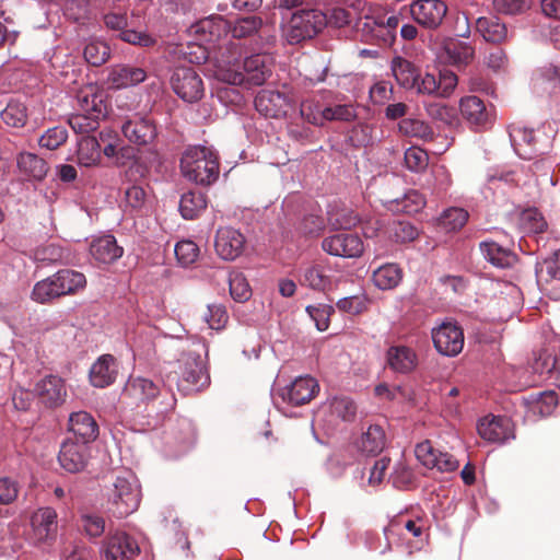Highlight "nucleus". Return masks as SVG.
<instances>
[{
    "mask_svg": "<svg viewBox=\"0 0 560 560\" xmlns=\"http://www.w3.org/2000/svg\"><path fill=\"white\" fill-rule=\"evenodd\" d=\"M223 61L229 67L223 73L222 79L230 84L240 85L245 82L253 85H261L271 75V70L267 66V57L264 55H253L241 59L240 51H230L222 55Z\"/></svg>",
    "mask_w": 560,
    "mask_h": 560,
    "instance_id": "1",
    "label": "nucleus"
},
{
    "mask_svg": "<svg viewBox=\"0 0 560 560\" xmlns=\"http://www.w3.org/2000/svg\"><path fill=\"white\" fill-rule=\"evenodd\" d=\"M180 170L188 180L209 186L219 177L218 158L209 148L190 147L183 153Z\"/></svg>",
    "mask_w": 560,
    "mask_h": 560,
    "instance_id": "2",
    "label": "nucleus"
},
{
    "mask_svg": "<svg viewBox=\"0 0 560 560\" xmlns=\"http://www.w3.org/2000/svg\"><path fill=\"white\" fill-rule=\"evenodd\" d=\"M327 24L326 15L316 9H301L292 13L283 25L282 32L287 42L291 45L312 39Z\"/></svg>",
    "mask_w": 560,
    "mask_h": 560,
    "instance_id": "3",
    "label": "nucleus"
},
{
    "mask_svg": "<svg viewBox=\"0 0 560 560\" xmlns=\"http://www.w3.org/2000/svg\"><path fill=\"white\" fill-rule=\"evenodd\" d=\"M174 93L187 103H195L203 96V82L192 68H176L171 77Z\"/></svg>",
    "mask_w": 560,
    "mask_h": 560,
    "instance_id": "4",
    "label": "nucleus"
},
{
    "mask_svg": "<svg viewBox=\"0 0 560 560\" xmlns=\"http://www.w3.org/2000/svg\"><path fill=\"white\" fill-rule=\"evenodd\" d=\"M255 107L266 117L280 118L294 110L295 102L279 91L264 90L256 96Z\"/></svg>",
    "mask_w": 560,
    "mask_h": 560,
    "instance_id": "5",
    "label": "nucleus"
},
{
    "mask_svg": "<svg viewBox=\"0 0 560 560\" xmlns=\"http://www.w3.org/2000/svg\"><path fill=\"white\" fill-rule=\"evenodd\" d=\"M432 339L435 349L446 357L457 355L464 347L463 329L455 323H443L433 329Z\"/></svg>",
    "mask_w": 560,
    "mask_h": 560,
    "instance_id": "6",
    "label": "nucleus"
},
{
    "mask_svg": "<svg viewBox=\"0 0 560 560\" xmlns=\"http://www.w3.org/2000/svg\"><path fill=\"white\" fill-rule=\"evenodd\" d=\"M447 12V5L441 0H416L410 5L413 20L425 28L441 25Z\"/></svg>",
    "mask_w": 560,
    "mask_h": 560,
    "instance_id": "7",
    "label": "nucleus"
},
{
    "mask_svg": "<svg viewBox=\"0 0 560 560\" xmlns=\"http://www.w3.org/2000/svg\"><path fill=\"white\" fill-rule=\"evenodd\" d=\"M323 249L334 256L354 258L363 254L362 240L357 234L338 233L323 240Z\"/></svg>",
    "mask_w": 560,
    "mask_h": 560,
    "instance_id": "8",
    "label": "nucleus"
},
{
    "mask_svg": "<svg viewBox=\"0 0 560 560\" xmlns=\"http://www.w3.org/2000/svg\"><path fill=\"white\" fill-rule=\"evenodd\" d=\"M245 243L246 238L238 230L224 226L217 231L214 248L223 260H234L244 252Z\"/></svg>",
    "mask_w": 560,
    "mask_h": 560,
    "instance_id": "9",
    "label": "nucleus"
},
{
    "mask_svg": "<svg viewBox=\"0 0 560 560\" xmlns=\"http://www.w3.org/2000/svg\"><path fill=\"white\" fill-rule=\"evenodd\" d=\"M112 498L119 516L135 512L140 503V492L137 486L124 477L116 478Z\"/></svg>",
    "mask_w": 560,
    "mask_h": 560,
    "instance_id": "10",
    "label": "nucleus"
},
{
    "mask_svg": "<svg viewBox=\"0 0 560 560\" xmlns=\"http://www.w3.org/2000/svg\"><path fill=\"white\" fill-rule=\"evenodd\" d=\"M180 375L185 389H200L209 383V375L200 355L187 353L182 359Z\"/></svg>",
    "mask_w": 560,
    "mask_h": 560,
    "instance_id": "11",
    "label": "nucleus"
},
{
    "mask_svg": "<svg viewBox=\"0 0 560 560\" xmlns=\"http://www.w3.org/2000/svg\"><path fill=\"white\" fill-rule=\"evenodd\" d=\"M75 98L80 110L89 113L94 117H105L107 115L106 95L95 84H86L77 91Z\"/></svg>",
    "mask_w": 560,
    "mask_h": 560,
    "instance_id": "12",
    "label": "nucleus"
},
{
    "mask_svg": "<svg viewBox=\"0 0 560 560\" xmlns=\"http://www.w3.org/2000/svg\"><path fill=\"white\" fill-rule=\"evenodd\" d=\"M121 131L128 141L136 145H149L156 138V127L147 117H135L121 126Z\"/></svg>",
    "mask_w": 560,
    "mask_h": 560,
    "instance_id": "13",
    "label": "nucleus"
},
{
    "mask_svg": "<svg viewBox=\"0 0 560 560\" xmlns=\"http://www.w3.org/2000/svg\"><path fill=\"white\" fill-rule=\"evenodd\" d=\"M139 551V546L132 537L126 533H116L107 541L105 560H135Z\"/></svg>",
    "mask_w": 560,
    "mask_h": 560,
    "instance_id": "14",
    "label": "nucleus"
},
{
    "mask_svg": "<svg viewBox=\"0 0 560 560\" xmlns=\"http://www.w3.org/2000/svg\"><path fill=\"white\" fill-rule=\"evenodd\" d=\"M86 450L85 443L65 441L58 456L61 467L72 474L81 471L86 464Z\"/></svg>",
    "mask_w": 560,
    "mask_h": 560,
    "instance_id": "15",
    "label": "nucleus"
},
{
    "mask_svg": "<svg viewBox=\"0 0 560 560\" xmlns=\"http://www.w3.org/2000/svg\"><path fill=\"white\" fill-rule=\"evenodd\" d=\"M38 398L47 407L61 405L67 396V389L62 378L48 375L40 380L35 387Z\"/></svg>",
    "mask_w": 560,
    "mask_h": 560,
    "instance_id": "16",
    "label": "nucleus"
},
{
    "mask_svg": "<svg viewBox=\"0 0 560 560\" xmlns=\"http://www.w3.org/2000/svg\"><path fill=\"white\" fill-rule=\"evenodd\" d=\"M479 435L489 442L501 443L513 438L512 423L505 417L485 418L478 424Z\"/></svg>",
    "mask_w": 560,
    "mask_h": 560,
    "instance_id": "17",
    "label": "nucleus"
},
{
    "mask_svg": "<svg viewBox=\"0 0 560 560\" xmlns=\"http://www.w3.org/2000/svg\"><path fill=\"white\" fill-rule=\"evenodd\" d=\"M34 537L37 541H48L57 534V513L51 508L37 510L31 518Z\"/></svg>",
    "mask_w": 560,
    "mask_h": 560,
    "instance_id": "18",
    "label": "nucleus"
},
{
    "mask_svg": "<svg viewBox=\"0 0 560 560\" xmlns=\"http://www.w3.org/2000/svg\"><path fill=\"white\" fill-rule=\"evenodd\" d=\"M318 389L317 382L310 376L296 378L290 386L282 392L283 400L300 406L308 402Z\"/></svg>",
    "mask_w": 560,
    "mask_h": 560,
    "instance_id": "19",
    "label": "nucleus"
},
{
    "mask_svg": "<svg viewBox=\"0 0 560 560\" xmlns=\"http://www.w3.org/2000/svg\"><path fill=\"white\" fill-rule=\"evenodd\" d=\"M69 431L73 433L79 442L85 444L94 441L98 435L96 421L85 411H78L70 415Z\"/></svg>",
    "mask_w": 560,
    "mask_h": 560,
    "instance_id": "20",
    "label": "nucleus"
},
{
    "mask_svg": "<svg viewBox=\"0 0 560 560\" xmlns=\"http://www.w3.org/2000/svg\"><path fill=\"white\" fill-rule=\"evenodd\" d=\"M476 31L492 44H502L508 38V27L498 16H480L476 20Z\"/></svg>",
    "mask_w": 560,
    "mask_h": 560,
    "instance_id": "21",
    "label": "nucleus"
},
{
    "mask_svg": "<svg viewBox=\"0 0 560 560\" xmlns=\"http://www.w3.org/2000/svg\"><path fill=\"white\" fill-rule=\"evenodd\" d=\"M117 374V364L115 358L110 354L101 357L92 365L90 380L95 387H105L110 385Z\"/></svg>",
    "mask_w": 560,
    "mask_h": 560,
    "instance_id": "22",
    "label": "nucleus"
},
{
    "mask_svg": "<svg viewBox=\"0 0 560 560\" xmlns=\"http://www.w3.org/2000/svg\"><path fill=\"white\" fill-rule=\"evenodd\" d=\"M91 255L100 262L110 264L122 255V248L117 245L114 236L105 235L91 244Z\"/></svg>",
    "mask_w": 560,
    "mask_h": 560,
    "instance_id": "23",
    "label": "nucleus"
},
{
    "mask_svg": "<svg viewBox=\"0 0 560 560\" xmlns=\"http://www.w3.org/2000/svg\"><path fill=\"white\" fill-rule=\"evenodd\" d=\"M387 363L396 372L409 373L417 365V355L408 347H390L387 351Z\"/></svg>",
    "mask_w": 560,
    "mask_h": 560,
    "instance_id": "24",
    "label": "nucleus"
},
{
    "mask_svg": "<svg viewBox=\"0 0 560 560\" xmlns=\"http://www.w3.org/2000/svg\"><path fill=\"white\" fill-rule=\"evenodd\" d=\"M208 200L206 194L199 190H189L184 194L179 201V211L184 219L192 220L198 218L207 209Z\"/></svg>",
    "mask_w": 560,
    "mask_h": 560,
    "instance_id": "25",
    "label": "nucleus"
},
{
    "mask_svg": "<svg viewBox=\"0 0 560 560\" xmlns=\"http://www.w3.org/2000/svg\"><path fill=\"white\" fill-rule=\"evenodd\" d=\"M460 114L470 125L481 126L488 119L483 102L477 96H466L459 102Z\"/></svg>",
    "mask_w": 560,
    "mask_h": 560,
    "instance_id": "26",
    "label": "nucleus"
},
{
    "mask_svg": "<svg viewBox=\"0 0 560 560\" xmlns=\"http://www.w3.org/2000/svg\"><path fill=\"white\" fill-rule=\"evenodd\" d=\"M145 71L138 67L117 66L110 73L108 80L117 89L135 85L144 81Z\"/></svg>",
    "mask_w": 560,
    "mask_h": 560,
    "instance_id": "27",
    "label": "nucleus"
},
{
    "mask_svg": "<svg viewBox=\"0 0 560 560\" xmlns=\"http://www.w3.org/2000/svg\"><path fill=\"white\" fill-rule=\"evenodd\" d=\"M18 166L23 174L36 180H43L48 172L47 162L38 155L30 152L19 154Z\"/></svg>",
    "mask_w": 560,
    "mask_h": 560,
    "instance_id": "28",
    "label": "nucleus"
},
{
    "mask_svg": "<svg viewBox=\"0 0 560 560\" xmlns=\"http://www.w3.org/2000/svg\"><path fill=\"white\" fill-rule=\"evenodd\" d=\"M78 162L83 166L97 165L102 159L101 145L95 137L84 136L78 142Z\"/></svg>",
    "mask_w": 560,
    "mask_h": 560,
    "instance_id": "29",
    "label": "nucleus"
},
{
    "mask_svg": "<svg viewBox=\"0 0 560 560\" xmlns=\"http://www.w3.org/2000/svg\"><path fill=\"white\" fill-rule=\"evenodd\" d=\"M480 250L488 261L500 268L512 267L516 261L514 254L494 242L480 243Z\"/></svg>",
    "mask_w": 560,
    "mask_h": 560,
    "instance_id": "30",
    "label": "nucleus"
},
{
    "mask_svg": "<svg viewBox=\"0 0 560 560\" xmlns=\"http://www.w3.org/2000/svg\"><path fill=\"white\" fill-rule=\"evenodd\" d=\"M392 71L399 85L410 90L415 88L419 71L409 60L395 57L392 61Z\"/></svg>",
    "mask_w": 560,
    "mask_h": 560,
    "instance_id": "31",
    "label": "nucleus"
},
{
    "mask_svg": "<svg viewBox=\"0 0 560 560\" xmlns=\"http://www.w3.org/2000/svg\"><path fill=\"white\" fill-rule=\"evenodd\" d=\"M386 445V435L383 428L378 424H373L362 434L360 447L362 452L370 455L380 454Z\"/></svg>",
    "mask_w": 560,
    "mask_h": 560,
    "instance_id": "32",
    "label": "nucleus"
},
{
    "mask_svg": "<svg viewBox=\"0 0 560 560\" xmlns=\"http://www.w3.org/2000/svg\"><path fill=\"white\" fill-rule=\"evenodd\" d=\"M55 278L62 296L73 294L86 285L85 276L71 269L59 270Z\"/></svg>",
    "mask_w": 560,
    "mask_h": 560,
    "instance_id": "33",
    "label": "nucleus"
},
{
    "mask_svg": "<svg viewBox=\"0 0 560 560\" xmlns=\"http://www.w3.org/2000/svg\"><path fill=\"white\" fill-rule=\"evenodd\" d=\"M262 26V20L259 16L250 15L235 20L230 23L228 32L233 38L243 39L254 37Z\"/></svg>",
    "mask_w": 560,
    "mask_h": 560,
    "instance_id": "34",
    "label": "nucleus"
},
{
    "mask_svg": "<svg viewBox=\"0 0 560 560\" xmlns=\"http://www.w3.org/2000/svg\"><path fill=\"white\" fill-rule=\"evenodd\" d=\"M228 27H230L229 21L221 16H210L197 24L196 32L203 34L206 40L215 42L223 34L228 33Z\"/></svg>",
    "mask_w": 560,
    "mask_h": 560,
    "instance_id": "35",
    "label": "nucleus"
},
{
    "mask_svg": "<svg viewBox=\"0 0 560 560\" xmlns=\"http://www.w3.org/2000/svg\"><path fill=\"white\" fill-rule=\"evenodd\" d=\"M302 283L314 290H326L330 285L327 268L319 264L306 267L302 276Z\"/></svg>",
    "mask_w": 560,
    "mask_h": 560,
    "instance_id": "36",
    "label": "nucleus"
},
{
    "mask_svg": "<svg viewBox=\"0 0 560 560\" xmlns=\"http://www.w3.org/2000/svg\"><path fill=\"white\" fill-rule=\"evenodd\" d=\"M401 280V270L397 265L387 264L373 272L374 284L382 290L395 288Z\"/></svg>",
    "mask_w": 560,
    "mask_h": 560,
    "instance_id": "37",
    "label": "nucleus"
},
{
    "mask_svg": "<svg viewBox=\"0 0 560 560\" xmlns=\"http://www.w3.org/2000/svg\"><path fill=\"white\" fill-rule=\"evenodd\" d=\"M2 121L13 128H22L27 121V107L19 101H11L0 113Z\"/></svg>",
    "mask_w": 560,
    "mask_h": 560,
    "instance_id": "38",
    "label": "nucleus"
},
{
    "mask_svg": "<svg viewBox=\"0 0 560 560\" xmlns=\"http://www.w3.org/2000/svg\"><path fill=\"white\" fill-rule=\"evenodd\" d=\"M126 389L129 395L143 401L154 399L160 392L155 383L143 377H136L129 381Z\"/></svg>",
    "mask_w": 560,
    "mask_h": 560,
    "instance_id": "39",
    "label": "nucleus"
},
{
    "mask_svg": "<svg viewBox=\"0 0 560 560\" xmlns=\"http://www.w3.org/2000/svg\"><path fill=\"white\" fill-rule=\"evenodd\" d=\"M61 296L55 275L38 281L32 292L33 300L38 303H48Z\"/></svg>",
    "mask_w": 560,
    "mask_h": 560,
    "instance_id": "40",
    "label": "nucleus"
},
{
    "mask_svg": "<svg viewBox=\"0 0 560 560\" xmlns=\"http://www.w3.org/2000/svg\"><path fill=\"white\" fill-rule=\"evenodd\" d=\"M399 130L406 136L415 137L423 141H432L434 138V132L429 124L419 119H402L399 122Z\"/></svg>",
    "mask_w": 560,
    "mask_h": 560,
    "instance_id": "41",
    "label": "nucleus"
},
{
    "mask_svg": "<svg viewBox=\"0 0 560 560\" xmlns=\"http://www.w3.org/2000/svg\"><path fill=\"white\" fill-rule=\"evenodd\" d=\"M510 138L518 155L529 159L530 154L526 147H530L535 141L534 130L520 126H512Z\"/></svg>",
    "mask_w": 560,
    "mask_h": 560,
    "instance_id": "42",
    "label": "nucleus"
},
{
    "mask_svg": "<svg viewBox=\"0 0 560 560\" xmlns=\"http://www.w3.org/2000/svg\"><path fill=\"white\" fill-rule=\"evenodd\" d=\"M83 56L89 65L93 67H101L108 60L110 49L104 42L91 40L85 45Z\"/></svg>",
    "mask_w": 560,
    "mask_h": 560,
    "instance_id": "43",
    "label": "nucleus"
},
{
    "mask_svg": "<svg viewBox=\"0 0 560 560\" xmlns=\"http://www.w3.org/2000/svg\"><path fill=\"white\" fill-rule=\"evenodd\" d=\"M520 228L527 233H542L547 222L536 208H529L520 213Z\"/></svg>",
    "mask_w": 560,
    "mask_h": 560,
    "instance_id": "44",
    "label": "nucleus"
},
{
    "mask_svg": "<svg viewBox=\"0 0 560 560\" xmlns=\"http://www.w3.org/2000/svg\"><path fill=\"white\" fill-rule=\"evenodd\" d=\"M200 318L208 324L211 329H222L228 323L229 315L223 305L210 304L199 312Z\"/></svg>",
    "mask_w": 560,
    "mask_h": 560,
    "instance_id": "45",
    "label": "nucleus"
},
{
    "mask_svg": "<svg viewBox=\"0 0 560 560\" xmlns=\"http://www.w3.org/2000/svg\"><path fill=\"white\" fill-rule=\"evenodd\" d=\"M393 202L397 211L413 214L424 207L425 199L419 191L410 190L401 199H396Z\"/></svg>",
    "mask_w": 560,
    "mask_h": 560,
    "instance_id": "46",
    "label": "nucleus"
},
{
    "mask_svg": "<svg viewBox=\"0 0 560 560\" xmlns=\"http://www.w3.org/2000/svg\"><path fill=\"white\" fill-rule=\"evenodd\" d=\"M558 395L555 390L544 392L530 401V410L541 417L551 415L558 406Z\"/></svg>",
    "mask_w": 560,
    "mask_h": 560,
    "instance_id": "47",
    "label": "nucleus"
},
{
    "mask_svg": "<svg viewBox=\"0 0 560 560\" xmlns=\"http://www.w3.org/2000/svg\"><path fill=\"white\" fill-rule=\"evenodd\" d=\"M468 217L463 208H450L441 214L440 224L447 231H456L466 224Z\"/></svg>",
    "mask_w": 560,
    "mask_h": 560,
    "instance_id": "48",
    "label": "nucleus"
},
{
    "mask_svg": "<svg viewBox=\"0 0 560 560\" xmlns=\"http://www.w3.org/2000/svg\"><path fill=\"white\" fill-rule=\"evenodd\" d=\"M425 112L429 117L445 125H453L456 120V109L440 102L425 104Z\"/></svg>",
    "mask_w": 560,
    "mask_h": 560,
    "instance_id": "49",
    "label": "nucleus"
},
{
    "mask_svg": "<svg viewBox=\"0 0 560 560\" xmlns=\"http://www.w3.org/2000/svg\"><path fill=\"white\" fill-rule=\"evenodd\" d=\"M332 415L343 421H352L357 415V405L349 397H335L329 405Z\"/></svg>",
    "mask_w": 560,
    "mask_h": 560,
    "instance_id": "50",
    "label": "nucleus"
},
{
    "mask_svg": "<svg viewBox=\"0 0 560 560\" xmlns=\"http://www.w3.org/2000/svg\"><path fill=\"white\" fill-rule=\"evenodd\" d=\"M359 222L358 215L350 209H338L328 213V223L334 229H351Z\"/></svg>",
    "mask_w": 560,
    "mask_h": 560,
    "instance_id": "51",
    "label": "nucleus"
},
{
    "mask_svg": "<svg viewBox=\"0 0 560 560\" xmlns=\"http://www.w3.org/2000/svg\"><path fill=\"white\" fill-rule=\"evenodd\" d=\"M102 118L103 117H94L89 113L81 112L70 116L69 125L77 133L84 135L96 130L98 127V121Z\"/></svg>",
    "mask_w": 560,
    "mask_h": 560,
    "instance_id": "52",
    "label": "nucleus"
},
{
    "mask_svg": "<svg viewBox=\"0 0 560 560\" xmlns=\"http://www.w3.org/2000/svg\"><path fill=\"white\" fill-rule=\"evenodd\" d=\"M231 296L237 302H245L250 298L252 290L241 272L232 273L229 278Z\"/></svg>",
    "mask_w": 560,
    "mask_h": 560,
    "instance_id": "53",
    "label": "nucleus"
},
{
    "mask_svg": "<svg viewBox=\"0 0 560 560\" xmlns=\"http://www.w3.org/2000/svg\"><path fill=\"white\" fill-rule=\"evenodd\" d=\"M530 0H493V9L502 14L515 15L530 8Z\"/></svg>",
    "mask_w": 560,
    "mask_h": 560,
    "instance_id": "54",
    "label": "nucleus"
},
{
    "mask_svg": "<svg viewBox=\"0 0 560 560\" xmlns=\"http://www.w3.org/2000/svg\"><path fill=\"white\" fill-rule=\"evenodd\" d=\"M405 163L410 171L420 172L428 166L429 155L424 150L411 147L405 152Z\"/></svg>",
    "mask_w": 560,
    "mask_h": 560,
    "instance_id": "55",
    "label": "nucleus"
},
{
    "mask_svg": "<svg viewBox=\"0 0 560 560\" xmlns=\"http://www.w3.org/2000/svg\"><path fill=\"white\" fill-rule=\"evenodd\" d=\"M68 137L63 127H54L48 129L39 139V145L48 150L58 149Z\"/></svg>",
    "mask_w": 560,
    "mask_h": 560,
    "instance_id": "56",
    "label": "nucleus"
},
{
    "mask_svg": "<svg viewBox=\"0 0 560 560\" xmlns=\"http://www.w3.org/2000/svg\"><path fill=\"white\" fill-rule=\"evenodd\" d=\"M198 254L199 248L192 241H182L175 246L176 258L184 266L195 262Z\"/></svg>",
    "mask_w": 560,
    "mask_h": 560,
    "instance_id": "57",
    "label": "nucleus"
},
{
    "mask_svg": "<svg viewBox=\"0 0 560 560\" xmlns=\"http://www.w3.org/2000/svg\"><path fill=\"white\" fill-rule=\"evenodd\" d=\"M322 115L327 120L351 121L357 114L352 105H336L323 109Z\"/></svg>",
    "mask_w": 560,
    "mask_h": 560,
    "instance_id": "58",
    "label": "nucleus"
},
{
    "mask_svg": "<svg viewBox=\"0 0 560 560\" xmlns=\"http://www.w3.org/2000/svg\"><path fill=\"white\" fill-rule=\"evenodd\" d=\"M446 51L455 65L468 63L475 54L474 48L466 43L452 44Z\"/></svg>",
    "mask_w": 560,
    "mask_h": 560,
    "instance_id": "59",
    "label": "nucleus"
},
{
    "mask_svg": "<svg viewBox=\"0 0 560 560\" xmlns=\"http://www.w3.org/2000/svg\"><path fill=\"white\" fill-rule=\"evenodd\" d=\"M439 88L441 86L438 84V79L435 75L431 73L421 75L419 73L412 90H416V92L421 95L439 97Z\"/></svg>",
    "mask_w": 560,
    "mask_h": 560,
    "instance_id": "60",
    "label": "nucleus"
},
{
    "mask_svg": "<svg viewBox=\"0 0 560 560\" xmlns=\"http://www.w3.org/2000/svg\"><path fill=\"white\" fill-rule=\"evenodd\" d=\"M560 75V67L557 62H546L539 67L536 80L541 84H550L557 86V81Z\"/></svg>",
    "mask_w": 560,
    "mask_h": 560,
    "instance_id": "61",
    "label": "nucleus"
},
{
    "mask_svg": "<svg viewBox=\"0 0 560 560\" xmlns=\"http://www.w3.org/2000/svg\"><path fill=\"white\" fill-rule=\"evenodd\" d=\"M558 270L559 265L556 259H545L537 269L538 282L541 285H547L556 281Z\"/></svg>",
    "mask_w": 560,
    "mask_h": 560,
    "instance_id": "62",
    "label": "nucleus"
},
{
    "mask_svg": "<svg viewBox=\"0 0 560 560\" xmlns=\"http://www.w3.org/2000/svg\"><path fill=\"white\" fill-rule=\"evenodd\" d=\"M147 200L145 190L139 185H131L125 189V202L133 210L141 209Z\"/></svg>",
    "mask_w": 560,
    "mask_h": 560,
    "instance_id": "63",
    "label": "nucleus"
},
{
    "mask_svg": "<svg viewBox=\"0 0 560 560\" xmlns=\"http://www.w3.org/2000/svg\"><path fill=\"white\" fill-rule=\"evenodd\" d=\"M416 457L425 467L433 469L436 464L438 451L433 448L430 441L419 443L415 450Z\"/></svg>",
    "mask_w": 560,
    "mask_h": 560,
    "instance_id": "64",
    "label": "nucleus"
}]
</instances>
